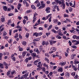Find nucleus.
Returning <instances> with one entry per match:
<instances>
[{
  "instance_id": "obj_42",
  "label": "nucleus",
  "mask_w": 79,
  "mask_h": 79,
  "mask_svg": "<svg viewBox=\"0 0 79 79\" xmlns=\"http://www.w3.org/2000/svg\"><path fill=\"white\" fill-rule=\"evenodd\" d=\"M24 19H26L27 21H28V18L27 16H25L24 17Z\"/></svg>"
},
{
  "instance_id": "obj_57",
  "label": "nucleus",
  "mask_w": 79,
  "mask_h": 79,
  "mask_svg": "<svg viewBox=\"0 0 79 79\" xmlns=\"http://www.w3.org/2000/svg\"><path fill=\"white\" fill-rule=\"evenodd\" d=\"M69 10L70 12H71L72 11V10H73V9L71 7H69Z\"/></svg>"
},
{
  "instance_id": "obj_17",
  "label": "nucleus",
  "mask_w": 79,
  "mask_h": 79,
  "mask_svg": "<svg viewBox=\"0 0 79 79\" xmlns=\"http://www.w3.org/2000/svg\"><path fill=\"white\" fill-rule=\"evenodd\" d=\"M31 8L32 9H34V10H35L36 9V8H35V6H34V5H32L31 6Z\"/></svg>"
},
{
  "instance_id": "obj_1",
  "label": "nucleus",
  "mask_w": 79,
  "mask_h": 79,
  "mask_svg": "<svg viewBox=\"0 0 79 79\" xmlns=\"http://www.w3.org/2000/svg\"><path fill=\"white\" fill-rule=\"evenodd\" d=\"M50 50L51 52H50V54H52V53H53V52H55V51L56 50V48L55 47L52 46L50 49Z\"/></svg>"
},
{
  "instance_id": "obj_25",
  "label": "nucleus",
  "mask_w": 79,
  "mask_h": 79,
  "mask_svg": "<svg viewBox=\"0 0 79 79\" xmlns=\"http://www.w3.org/2000/svg\"><path fill=\"white\" fill-rule=\"evenodd\" d=\"M26 44H27L26 42L24 41L22 42V45H26Z\"/></svg>"
},
{
  "instance_id": "obj_23",
  "label": "nucleus",
  "mask_w": 79,
  "mask_h": 79,
  "mask_svg": "<svg viewBox=\"0 0 79 79\" xmlns=\"http://www.w3.org/2000/svg\"><path fill=\"white\" fill-rule=\"evenodd\" d=\"M18 79H24V77L22 76L21 77H19V75L18 76Z\"/></svg>"
},
{
  "instance_id": "obj_47",
  "label": "nucleus",
  "mask_w": 79,
  "mask_h": 79,
  "mask_svg": "<svg viewBox=\"0 0 79 79\" xmlns=\"http://www.w3.org/2000/svg\"><path fill=\"white\" fill-rule=\"evenodd\" d=\"M58 34H59V35H60V36H61L62 35H63V34L62 33V32L58 33Z\"/></svg>"
},
{
  "instance_id": "obj_26",
  "label": "nucleus",
  "mask_w": 79,
  "mask_h": 79,
  "mask_svg": "<svg viewBox=\"0 0 79 79\" xmlns=\"http://www.w3.org/2000/svg\"><path fill=\"white\" fill-rule=\"evenodd\" d=\"M56 37L57 39H61V37L59 35H56Z\"/></svg>"
},
{
  "instance_id": "obj_63",
  "label": "nucleus",
  "mask_w": 79,
  "mask_h": 79,
  "mask_svg": "<svg viewBox=\"0 0 79 79\" xmlns=\"http://www.w3.org/2000/svg\"><path fill=\"white\" fill-rule=\"evenodd\" d=\"M3 64H4V66H6L7 65H8V64H7L6 63V62H3Z\"/></svg>"
},
{
  "instance_id": "obj_56",
  "label": "nucleus",
  "mask_w": 79,
  "mask_h": 79,
  "mask_svg": "<svg viewBox=\"0 0 79 79\" xmlns=\"http://www.w3.org/2000/svg\"><path fill=\"white\" fill-rule=\"evenodd\" d=\"M19 57L20 59L22 60L23 59V56L22 55H19Z\"/></svg>"
},
{
  "instance_id": "obj_45",
  "label": "nucleus",
  "mask_w": 79,
  "mask_h": 79,
  "mask_svg": "<svg viewBox=\"0 0 79 79\" xmlns=\"http://www.w3.org/2000/svg\"><path fill=\"white\" fill-rule=\"evenodd\" d=\"M12 41H13V39H10V40L8 41V42L10 44H11V42H12Z\"/></svg>"
},
{
  "instance_id": "obj_2",
  "label": "nucleus",
  "mask_w": 79,
  "mask_h": 79,
  "mask_svg": "<svg viewBox=\"0 0 79 79\" xmlns=\"http://www.w3.org/2000/svg\"><path fill=\"white\" fill-rule=\"evenodd\" d=\"M64 2H62V5H60V7L62 8V9H64L65 8V3Z\"/></svg>"
},
{
  "instance_id": "obj_4",
  "label": "nucleus",
  "mask_w": 79,
  "mask_h": 79,
  "mask_svg": "<svg viewBox=\"0 0 79 79\" xmlns=\"http://www.w3.org/2000/svg\"><path fill=\"white\" fill-rule=\"evenodd\" d=\"M40 3L42 8H44L45 6V4L44 3V2L43 1H41L40 2Z\"/></svg>"
},
{
  "instance_id": "obj_12",
  "label": "nucleus",
  "mask_w": 79,
  "mask_h": 79,
  "mask_svg": "<svg viewBox=\"0 0 79 79\" xmlns=\"http://www.w3.org/2000/svg\"><path fill=\"white\" fill-rule=\"evenodd\" d=\"M18 49H19V51H20V52H22V51H23V48H21L20 46H19V47H18Z\"/></svg>"
},
{
  "instance_id": "obj_6",
  "label": "nucleus",
  "mask_w": 79,
  "mask_h": 79,
  "mask_svg": "<svg viewBox=\"0 0 79 79\" xmlns=\"http://www.w3.org/2000/svg\"><path fill=\"white\" fill-rule=\"evenodd\" d=\"M57 71L58 72H60L61 73H62V72L63 71V68H62V67L59 68V69H58Z\"/></svg>"
},
{
  "instance_id": "obj_7",
  "label": "nucleus",
  "mask_w": 79,
  "mask_h": 79,
  "mask_svg": "<svg viewBox=\"0 0 79 79\" xmlns=\"http://www.w3.org/2000/svg\"><path fill=\"white\" fill-rule=\"evenodd\" d=\"M22 6V5H21V3H19L18 5V7H17V8L18 10H19L21 9V7Z\"/></svg>"
},
{
  "instance_id": "obj_28",
  "label": "nucleus",
  "mask_w": 79,
  "mask_h": 79,
  "mask_svg": "<svg viewBox=\"0 0 79 79\" xmlns=\"http://www.w3.org/2000/svg\"><path fill=\"white\" fill-rule=\"evenodd\" d=\"M40 61V59H38L35 61L34 62V63L35 64V63H37L39 62V61Z\"/></svg>"
},
{
  "instance_id": "obj_5",
  "label": "nucleus",
  "mask_w": 79,
  "mask_h": 79,
  "mask_svg": "<svg viewBox=\"0 0 79 79\" xmlns=\"http://www.w3.org/2000/svg\"><path fill=\"white\" fill-rule=\"evenodd\" d=\"M51 16V15L50 14L48 15V16H46V18H45V17H44L42 19V20H46V19H48V17L50 16Z\"/></svg>"
},
{
  "instance_id": "obj_9",
  "label": "nucleus",
  "mask_w": 79,
  "mask_h": 79,
  "mask_svg": "<svg viewBox=\"0 0 79 79\" xmlns=\"http://www.w3.org/2000/svg\"><path fill=\"white\" fill-rule=\"evenodd\" d=\"M28 75H29V72L27 73H26L25 74L23 75V77H24V78H25V79H26V78H27V77L28 76Z\"/></svg>"
},
{
  "instance_id": "obj_60",
  "label": "nucleus",
  "mask_w": 79,
  "mask_h": 79,
  "mask_svg": "<svg viewBox=\"0 0 79 79\" xmlns=\"http://www.w3.org/2000/svg\"><path fill=\"white\" fill-rule=\"evenodd\" d=\"M60 75L61 76H64V73H62L60 74Z\"/></svg>"
},
{
  "instance_id": "obj_43",
  "label": "nucleus",
  "mask_w": 79,
  "mask_h": 79,
  "mask_svg": "<svg viewBox=\"0 0 79 79\" xmlns=\"http://www.w3.org/2000/svg\"><path fill=\"white\" fill-rule=\"evenodd\" d=\"M10 6L11 7L12 10H14V6L12 5H10Z\"/></svg>"
},
{
  "instance_id": "obj_38",
  "label": "nucleus",
  "mask_w": 79,
  "mask_h": 79,
  "mask_svg": "<svg viewBox=\"0 0 79 79\" xmlns=\"http://www.w3.org/2000/svg\"><path fill=\"white\" fill-rule=\"evenodd\" d=\"M64 18H66V17L67 18V17H69V15L66 14H64Z\"/></svg>"
},
{
  "instance_id": "obj_51",
  "label": "nucleus",
  "mask_w": 79,
  "mask_h": 79,
  "mask_svg": "<svg viewBox=\"0 0 79 79\" xmlns=\"http://www.w3.org/2000/svg\"><path fill=\"white\" fill-rule=\"evenodd\" d=\"M55 2H56V3H57V4L59 3V2L60 1L58 0H54Z\"/></svg>"
},
{
  "instance_id": "obj_59",
  "label": "nucleus",
  "mask_w": 79,
  "mask_h": 79,
  "mask_svg": "<svg viewBox=\"0 0 79 79\" xmlns=\"http://www.w3.org/2000/svg\"><path fill=\"white\" fill-rule=\"evenodd\" d=\"M12 32V31H11V30H9V34L10 35H11V32Z\"/></svg>"
},
{
  "instance_id": "obj_44",
  "label": "nucleus",
  "mask_w": 79,
  "mask_h": 79,
  "mask_svg": "<svg viewBox=\"0 0 79 79\" xmlns=\"http://www.w3.org/2000/svg\"><path fill=\"white\" fill-rule=\"evenodd\" d=\"M71 47H72V48H73L76 49L77 48V46L75 45L72 46Z\"/></svg>"
},
{
  "instance_id": "obj_10",
  "label": "nucleus",
  "mask_w": 79,
  "mask_h": 79,
  "mask_svg": "<svg viewBox=\"0 0 79 79\" xmlns=\"http://www.w3.org/2000/svg\"><path fill=\"white\" fill-rule=\"evenodd\" d=\"M27 52L26 51H24L22 52V55L23 57V58H24V56H25V55H26V54Z\"/></svg>"
},
{
  "instance_id": "obj_52",
  "label": "nucleus",
  "mask_w": 79,
  "mask_h": 79,
  "mask_svg": "<svg viewBox=\"0 0 79 79\" xmlns=\"http://www.w3.org/2000/svg\"><path fill=\"white\" fill-rule=\"evenodd\" d=\"M11 58H12V60H13L14 61H16V57H14Z\"/></svg>"
},
{
  "instance_id": "obj_61",
  "label": "nucleus",
  "mask_w": 79,
  "mask_h": 79,
  "mask_svg": "<svg viewBox=\"0 0 79 79\" xmlns=\"http://www.w3.org/2000/svg\"><path fill=\"white\" fill-rule=\"evenodd\" d=\"M23 22L24 24H26V21L25 19H24L23 20Z\"/></svg>"
},
{
  "instance_id": "obj_21",
  "label": "nucleus",
  "mask_w": 79,
  "mask_h": 79,
  "mask_svg": "<svg viewBox=\"0 0 79 79\" xmlns=\"http://www.w3.org/2000/svg\"><path fill=\"white\" fill-rule=\"evenodd\" d=\"M32 66V64H27V67L28 68H29L30 67V66Z\"/></svg>"
},
{
  "instance_id": "obj_37",
  "label": "nucleus",
  "mask_w": 79,
  "mask_h": 79,
  "mask_svg": "<svg viewBox=\"0 0 79 79\" xmlns=\"http://www.w3.org/2000/svg\"><path fill=\"white\" fill-rule=\"evenodd\" d=\"M0 68L1 69H3V64H0Z\"/></svg>"
},
{
  "instance_id": "obj_31",
  "label": "nucleus",
  "mask_w": 79,
  "mask_h": 79,
  "mask_svg": "<svg viewBox=\"0 0 79 79\" xmlns=\"http://www.w3.org/2000/svg\"><path fill=\"white\" fill-rule=\"evenodd\" d=\"M49 17H50V18L48 19V20L49 23H50V22L52 21V16H50Z\"/></svg>"
},
{
  "instance_id": "obj_8",
  "label": "nucleus",
  "mask_w": 79,
  "mask_h": 79,
  "mask_svg": "<svg viewBox=\"0 0 79 79\" xmlns=\"http://www.w3.org/2000/svg\"><path fill=\"white\" fill-rule=\"evenodd\" d=\"M66 64V62H61L60 63H59V64L62 66H64V65H65Z\"/></svg>"
},
{
  "instance_id": "obj_39",
  "label": "nucleus",
  "mask_w": 79,
  "mask_h": 79,
  "mask_svg": "<svg viewBox=\"0 0 79 79\" xmlns=\"http://www.w3.org/2000/svg\"><path fill=\"white\" fill-rule=\"evenodd\" d=\"M25 61L26 62V63H28L29 61V59H28V58H27L25 60Z\"/></svg>"
},
{
  "instance_id": "obj_58",
  "label": "nucleus",
  "mask_w": 79,
  "mask_h": 79,
  "mask_svg": "<svg viewBox=\"0 0 79 79\" xmlns=\"http://www.w3.org/2000/svg\"><path fill=\"white\" fill-rule=\"evenodd\" d=\"M78 77H79V76H78V75H76L74 77V79H77V78H78Z\"/></svg>"
},
{
  "instance_id": "obj_48",
  "label": "nucleus",
  "mask_w": 79,
  "mask_h": 79,
  "mask_svg": "<svg viewBox=\"0 0 79 79\" xmlns=\"http://www.w3.org/2000/svg\"><path fill=\"white\" fill-rule=\"evenodd\" d=\"M50 63L51 65H55L56 64L55 63H53L52 62H51Z\"/></svg>"
},
{
  "instance_id": "obj_35",
  "label": "nucleus",
  "mask_w": 79,
  "mask_h": 79,
  "mask_svg": "<svg viewBox=\"0 0 79 79\" xmlns=\"http://www.w3.org/2000/svg\"><path fill=\"white\" fill-rule=\"evenodd\" d=\"M57 5H54L53 6V7H52V8L53 9H56L57 8L56 7H57Z\"/></svg>"
},
{
  "instance_id": "obj_19",
  "label": "nucleus",
  "mask_w": 79,
  "mask_h": 79,
  "mask_svg": "<svg viewBox=\"0 0 79 79\" xmlns=\"http://www.w3.org/2000/svg\"><path fill=\"white\" fill-rule=\"evenodd\" d=\"M34 52H37V53H39V51L38 48H35L34 49Z\"/></svg>"
},
{
  "instance_id": "obj_62",
  "label": "nucleus",
  "mask_w": 79,
  "mask_h": 79,
  "mask_svg": "<svg viewBox=\"0 0 79 79\" xmlns=\"http://www.w3.org/2000/svg\"><path fill=\"white\" fill-rule=\"evenodd\" d=\"M40 6V2H38L37 4V7H39Z\"/></svg>"
},
{
  "instance_id": "obj_24",
  "label": "nucleus",
  "mask_w": 79,
  "mask_h": 79,
  "mask_svg": "<svg viewBox=\"0 0 79 79\" xmlns=\"http://www.w3.org/2000/svg\"><path fill=\"white\" fill-rule=\"evenodd\" d=\"M54 23H58V20L57 19H53Z\"/></svg>"
},
{
  "instance_id": "obj_49",
  "label": "nucleus",
  "mask_w": 79,
  "mask_h": 79,
  "mask_svg": "<svg viewBox=\"0 0 79 79\" xmlns=\"http://www.w3.org/2000/svg\"><path fill=\"white\" fill-rule=\"evenodd\" d=\"M52 42V40H51L49 41V42H50V45H53V42Z\"/></svg>"
},
{
  "instance_id": "obj_55",
  "label": "nucleus",
  "mask_w": 79,
  "mask_h": 79,
  "mask_svg": "<svg viewBox=\"0 0 79 79\" xmlns=\"http://www.w3.org/2000/svg\"><path fill=\"white\" fill-rule=\"evenodd\" d=\"M4 39H6V40H7V39H8L9 38V37L6 36H5L4 37Z\"/></svg>"
},
{
  "instance_id": "obj_20",
  "label": "nucleus",
  "mask_w": 79,
  "mask_h": 79,
  "mask_svg": "<svg viewBox=\"0 0 79 79\" xmlns=\"http://www.w3.org/2000/svg\"><path fill=\"white\" fill-rule=\"evenodd\" d=\"M45 61H47L48 63H50V61H49V60L48 59V58L45 57Z\"/></svg>"
},
{
  "instance_id": "obj_11",
  "label": "nucleus",
  "mask_w": 79,
  "mask_h": 79,
  "mask_svg": "<svg viewBox=\"0 0 79 79\" xmlns=\"http://www.w3.org/2000/svg\"><path fill=\"white\" fill-rule=\"evenodd\" d=\"M65 76L67 77H69V73H68L66 72L65 73Z\"/></svg>"
},
{
  "instance_id": "obj_54",
  "label": "nucleus",
  "mask_w": 79,
  "mask_h": 79,
  "mask_svg": "<svg viewBox=\"0 0 79 79\" xmlns=\"http://www.w3.org/2000/svg\"><path fill=\"white\" fill-rule=\"evenodd\" d=\"M10 65L9 64H8L7 65H6V67H5V68L6 69H8V66H10Z\"/></svg>"
},
{
  "instance_id": "obj_29",
  "label": "nucleus",
  "mask_w": 79,
  "mask_h": 79,
  "mask_svg": "<svg viewBox=\"0 0 79 79\" xmlns=\"http://www.w3.org/2000/svg\"><path fill=\"white\" fill-rule=\"evenodd\" d=\"M79 42L78 41H75V43H74V45H78L79 44Z\"/></svg>"
},
{
  "instance_id": "obj_22",
  "label": "nucleus",
  "mask_w": 79,
  "mask_h": 79,
  "mask_svg": "<svg viewBox=\"0 0 79 79\" xmlns=\"http://www.w3.org/2000/svg\"><path fill=\"white\" fill-rule=\"evenodd\" d=\"M11 69L9 70L7 72V76H9L11 73Z\"/></svg>"
},
{
  "instance_id": "obj_40",
  "label": "nucleus",
  "mask_w": 79,
  "mask_h": 79,
  "mask_svg": "<svg viewBox=\"0 0 79 79\" xmlns=\"http://www.w3.org/2000/svg\"><path fill=\"white\" fill-rule=\"evenodd\" d=\"M76 74V72H73L71 73V75L72 76H75V74Z\"/></svg>"
},
{
  "instance_id": "obj_16",
  "label": "nucleus",
  "mask_w": 79,
  "mask_h": 79,
  "mask_svg": "<svg viewBox=\"0 0 79 79\" xmlns=\"http://www.w3.org/2000/svg\"><path fill=\"white\" fill-rule=\"evenodd\" d=\"M33 23H35V21H36V20L37 19V17H33Z\"/></svg>"
},
{
  "instance_id": "obj_33",
  "label": "nucleus",
  "mask_w": 79,
  "mask_h": 79,
  "mask_svg": "<svg viewBox=\"0 0 79 79\" xmlns=\"http://www.w3.org/2000/svg\"><path fill=\"white\" fill-rule=\"evenodd\" d=\"M1 20L2 22H4L5 21V17H2L1 18Z\"/></svg>"
},
{
  "instance_id": "obj_50",
  "label": "nucleus",
  "mask_w": 79,
  "mask_h": 79,
  "mask_svg": "<svg viewBox=\"0 0 79 79\" xmlns=\"http://www.w3.org/2000/svg\"><path fill=\"white\" fill-rule=\"evenodd\" d=\"M5 35H7V33H6V31H5L4 32V33L3 34V36H5Z\"/></svg>"
},
{
  "instance_id": "obj_30",
  "label": "nucleus",
  "mask_w": 79,
  "mask_h": 79,
  "mask_svg": "<svg viewBox=\"0 0 79 79\" xmlns=\"http://www.w3.org/2000/svg\"><path fill=\"white\" fill-rule=\"evenodd\" d=\"M11 23V20H8V25H10V24Z\"/></svg>"
},
{
  "instance_id": "obj_32",
  "label": "nucleus",
  "mask_w": 79,
  "mask_h": 79,
  "mask_svg": "<svg viewBox=\"0 0 79 79\" xmlns=\"http://www.w3.org/2000/svg\"><path fill=\"white\" fill-rule=\"evenodd\" d=\"M29 34L28 33H27L25 35L26 37L28 38V37H29Z\"/></svg>"
},
{
  "instance_id": "obj_14",
  "label": "nucleus",
  "mask_w": 79,
  "mask_h": 79,
  "mask_svg": "<svg viewBox=\"0 0 79 79\" xmlns=\"http://www.w3.org/2000/svg\"><path fill=\"white\" fill-rule=\"evenodd\" d=\"M31 55L33 57H35L36 56V53L35 52H34L31 54Z\"/></svg>"
},
{
  "instance_id": "obj_36",
  "label": "nucleus",
  "mask_w": 79,
  "mask_h": 79,
  "mask_svg": "<svg viewBox=\"0 0 79 79\" xmlns=\"http://www.w3.org/2000/svg\"><path fill=\"white\" fill-rule=\"evenodd\" d=\"M23 4L24 5H26V4L27 3V2L26 0L23 1Z\"/></svg>"
},
{
  "instance_id": "obj_13",
  "label": "nucleus",
  "mask_w": 79,
  "mask_h": 79,
  "mask_svg": "<svg viewBox=\"0 0 79 79\" xmlns=\"http://www.w3.org/2000/svg\"><path fill=\"white\" fill-rule=\"evenodd\" d=\"M33 36L35 35L36 37H38L39 36V33H37L36 32L33 33Z\"/></svg>"
},
{
  "instance_id": "obj_3",
  "label": "nucleus",
  "mask_w": 79,
  "mask_h": 79,
  "mask_svg": "<svg viewBox=\"0 0 79 79\" xmlns=\"http://www.w3.org/2000/svg\"><path fill=\"white\" fill-rule=\"evenodd\" d=\"M50 7H47L46 9L45 10V11H46L47 13H49L50 12Z\"/></svg>"
},
{
  "instance_id": "obj_41",
  "label": "nucleus",
  "mask_w": 79,
  "mask_h": 79,
  "mask_svg": "<svg viewBox=\"0 0 79 79\" xmlns=\"http://www.w3.org/2000/svg\"><path fill=\"white\" fill-rule=\"evenodd\" d=\"M27 70L23 71L22 72V73L23 74H26V73H27Z\"/></svg>"
},
{
  "instance_id": "obj_53",
  "label": "nucleus",
  "mask_w": 79,
  "mask_h": 79,
  "mask_svg": "<svg viewBox=\"0 0 79 79\" xmlns=\"http://www.w3.org/2000/svg\"><path fill=\"white\" fill-rule=\"evenodd\" d=\"M12 75H13L15 73V71H12L11 72Z\"/></svg>"
},
{
  "instance_id": "obj_27",
  "label": "nucleus",
  "mask_w": 79,
  "mask_h": 79,
  "mask_svg": "<svg viewBox=\"0 0 79 79\" xmlns=\"http://www.w3.org/2000/svg\"><path fill=\"white\" fill-rule=\"evenodd\" d=\"M73 63L74 64H79V61H76V60H75L73 62Z\"/></svg>"
},
{
  "instance_id": "obj_34",
  "label": "nucleus",
  "mask_w": 79,
  "mask_h": 79,
  "mask_svg": "<svg viewBox=\"0 0 79 79\" xmlns=\"http://www.w3.org/2000/svg\"><path fill=\"white\" fill-rule=\"evenodd\" d=\"M52 32H53L54 33H55V34H56V33H57V31H56V30H55L52 29Z\"/></svg>"
},
{
  "instance_id": "obj_15",
  "label": "nucleus",
  "mask_w": 79,
  "mask_h": 79,
  "mask_svg": "<svg viewBox=\"0 0 79 79\" xmlns=\"http://www.w3.org/2000/svg\"><path fill=\"white\" fill-rule=\"evenodd\" d=\"M3 9L4 11H7V9H8V8L6 6H3Z\"/></svg>"
},
{
  "instance_id": "obj_46",
  "label": "nucleus",
  "mask_w": 79,
  "mask_h": 79,
  "mask_svg": "<svg viewBox=\"0 0 79 79\" xmlns=\"http://www.w3.org/2000/svg\"><path fill=\"white\" fill-rule=\"evenodd\" d=\"M46 42L45 41H43L42 42V45H44L45 44Z\"/></svg>"
},
{
  "instance_id": "obj_64",
  "label": "nucleus",
  "mask_w": 79,
  "mask_h": 79,
  "mask_svg": "<svg viewBox=\"0 0 79 79\" xmlns=\"http://www.w3.org/2000/svg\"><path fill=\"white\" fill-rule=\"evenodd\" d=\"M40 2H39V0H37L35 2V3H39Z\"/></svg>"
},
{
  "instance_id": "obj_18",
  "label": "nucleus",
  "mask_w": 79,
  "mask_h": 79,
  "mask_svg": "<svg viewBox=\"0 0 79 79\" xmlns=\"http://www.w3.org/2000/svg\"><path fill=\"white\" fill-rule=\"evenodd\" d=\"M43 66H44V67H46V68H48V65L47 64L45 63H44Z\"/></svg>"
}]
</instances>
